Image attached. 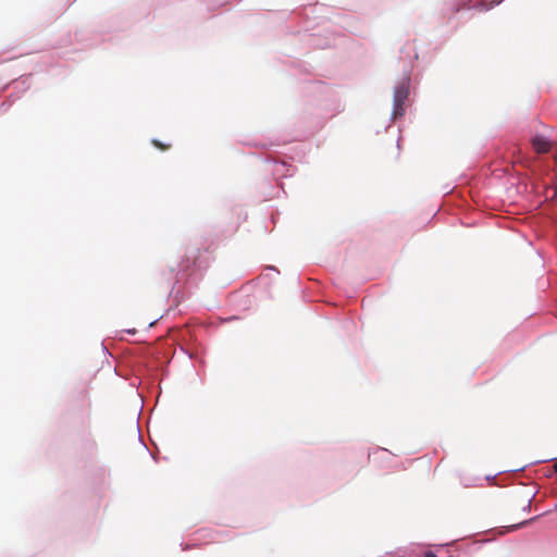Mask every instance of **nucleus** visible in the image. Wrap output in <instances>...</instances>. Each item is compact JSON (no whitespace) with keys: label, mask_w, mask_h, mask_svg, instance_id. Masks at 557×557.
I'll return each mask as SVG.
<instances>
[{"label":"nucleus","mask_w":557,"mask_h":557,"mask_svg":"<svg viewBox=\"0 0 557 557\" xmlns=\"http://www.w3.org/2000/svg\"><path fill=\"white\" fill-rule=\"evenodd\" d=\"M152 144H153L154 147H157V148H159V149H161L163 151L168 150L170 148V145H164V144H162L161 141H159L157 139H153Z\"/></svg>","instance_id":"nucleus-3"},{"label":"nucleus","mask_w":557,"mask_h":557,"mask_svg":"<svg viewBox=\"0 0 557 557\" xmlns=\"http://www.w3.org/2000/svg\"><path fill=\"white\" fill-rule=\"evenodd\" d=\"M409 96V85L408 82H401L398 86H396L394 90V101H393V117L397 119L404 115L405 112V101Z\"/></svg>","instance_id":"nucleus-1"},{"label":"nucleus","mask_w":557,"mask_h":557,"mask_svg":"<svg viewBox=\"0 0 557 557\" xmlns=\"http://www.w3.org/2000/svg\"><path fill=\"white\" fill-rule=\"evenodd\" d=\"M424 557H436V555L432 552H428V553H425Z\"/></svg>","instance_id":"nucleus-4"},{"label":"nucleus","mask_w":557,"mask_h":557,"mask_svg":"<svg viewBox=\"0 0 557 557\" xmlns=\"http://www.w3.org/2000/svg\"><path fill=\"white\" fill-rule=\"evenodd\" d=\"M532 146L539 153H546L550 150V143L543 136H535L532 139Z\"/></svg>","instance_id":"nucleus-2"}]
</instances>
